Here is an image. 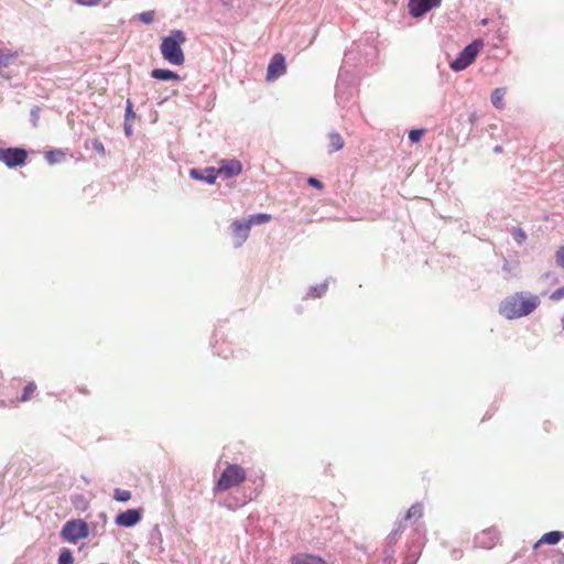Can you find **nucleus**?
Masks as SVG:
<instances>
[{
	"instance_id": "obj_26",
	"label": "nucleus",
	"mask_w": 564,
	"mask_h": 564,
	"mask_svg": "<svg viewBox=\"0 0 564 564\" xmlns=\"http://www.w3.org/2000/svg\"><path fill=\"white\" fill-rule=\"evenodd\" d=\"M113 498L117 501L126 502L131 498V492L129 490L116 488L113 491Z\"/></svg>"
},
{
	"instance_id": "obj_3",
	"label": "nucleus",
	"mask_w": 564,
	"mask_h": 564,
	"mask_svg": "<svg viewBox=\"0 0 564 564\" xmlns=\"http://www.w3.org/2000/svg\"><path fill=\"white\" fill-rule=\"evenodd\" d=\"M482 45V40H475L470 44L466 45L463 51L458 53L457 57L449 63L451 69L454 72H462L474 63Z\"/></svg>"
},
{
	"instance_id": "obj_12",
	"label": "nucleus",
	"mask_w": 564,
	"mask_h": 564,
	"mask_svg": "<svg viewBox=\"0 0 564 564\" xmlns=\"http://www.w3.org/2000/svg\"><path fill=\"white\" fill-rule=\"evenodd\" d=\"M235 247H240L249 237L250 228L246 220H236L231 224Z\"/></svg>"
},
{
	"instance_id": "obj_21",
	"label": "nucleus",
	"mask_w": 564,
	"mask_h": 564,
	"mask_svg": "<svg viewBox=\"0 0 564 564\" xmlns=\"http://www.w3.org/2000/svg\"><path fill=\"white\" fill-rule=\"evenodd\" d=\"M65 159V153L62 150H51L45 153V160L48 164L61 163Z\"/></svg>"
},
{
	"instance_id": "obj_15",
	"label": "nucleus",
	"mask_w": 564,
	"mask_h": 564,
	"mask_svg": "<svg viewBox=\"0 0 564 564\" xmlns=\"http://www.w3.org/2000/svg\"><path fill=\"white\" fill-rule=\"evenodd\" d=\"M564 538V533L561 531H551L541 536L539 541H536L533 545L534 549H538L541 544H557Z\"/></svg>"
},
{
	"instance_id": "obj_19",
	"label": "nucleus",
	"mask_w": 564,
	"mask_h": 564,
	"mask_svg": "<svg viewBox=\"0 0 564 564\" xmlns=\"http://www.w3.org/2000/svg\"><path fill=\"white\" fill-rule=\"evenodd\" d=\"M292 564H326L319 556L311 554L297 555L293 558Z\"/></svg>"
},
{
	"instance_id": "obj_31",
	"label": "nucleus",
	"mask_w": 564,
	"mask_h": 564,
	"mask_svg": "<svg viewBox=\"0 0 564 564\" xmlns=\"http://www.w3.org/2000/svg\"><path fill=\"white\" fill-rule=\"evenodd\" d=\"M423 133V129H413L409 132V139L411 142L416 143L421 140Z\"/></svg>"
},
{
	"instance_id": "obj_7",
	"label": "nucleus",
	"mask_w": 564,
	"mask_h": 564,
	"mask_svg": "<svg viewBox=\"0 0 564 564\" xmlns=\"http://www.w3.org/2000/svg\"><path fill=\"white\" fill-rule=\"evenodd\" d=\"M442 0H409V13L413 18H420L430 10L440 7Z\"/></svg>"
},
{
	"instance_id": "obj_6",
	"label": "nucleus",
	"mask_w": 564,
	"mask_h": 564,
	"mask_svg": "<svg viewBox=\"0 0 564 564\" xmlns=\"http://www.w3.org/2000/svg\"><path fill=\"white\" fill-rule=\"evenodd\" d=\"M28 159V152L23 148L3 149L2 162L10 169L21 166Z\"/></svg>"
},
{
	"instance_id": "obj_41",
	"label": "nucleus",
	"mask_w": 564,
	"mask_h": 564,
	"mask_svg": "<svg viewBox=\"0 0 564 564\" xmlns=\"http://www.w3.org/2000/svg\"><path fill=\"white\" fill-rule=\"evenodd\" d=\"M494 151L496 153H500L502 151V148L500 145L495 147Z\"/></svg>"
},
{
	"instance_id": "obj_22",
	"label": "nucleus",
	"mask_w": 564,
	"mask_h": 564,
	"mask_svg": "<svg viewBox=\"0 0 564 564\" xmlns=\"http://www.w3.org/2000/svg\"><path fill=\"white\" fill-rule=\"evenodd\" d=\"M327 289H328L327 282H324V283H321L317 285H313L308 289L307 295L313 299H318L326 293Z\"/></svg>"
},
{
	"instance_id": "obj_9",
	"label": "nucleus",
	"mask_w": 564,
	"mask_h": 564,
	"mask_svg": "<svg viewBox=\"0 0 564 564\" xmlns=\"http://www.w3.org/2000/svg\"><path fill=\"white\" fill-rule=\"evenodd\" d=\"M142 513L140 509H128L123 512H120L115 523L122 528H131L141 521Z\"/></svg>"
},
{
	"instance_id": "obj_13",
	"label": "nucleus",
	"mask_w": 564,
	"mask_h": 564,
	"mask_svg": "<svg viewBox=\"0 0 564 564\" xmlns=\"http://www.w3.org/2000/svg\"><path fill=\"white\" fill-rule=\"evenodd\" d=\"M189 175L194 180L205 181L208 184H214L218 176L215 167L192 169Z\"/></svg>"
},
{
	"instance_id": "obj_47",
	"label": "nucleus",
	"mask_w": 564,
	"mask_h": 564,
	"mask_svg": "<svg viewBox=\"0 0 564 564\" xmlns=\"http://www.w3.org/2000/svg\"><path fill=\"white\" fill-rule=\"evenodd\" d=\"M563 328H564V318H563Z\"/></svg>"
},
{
	"instance_id": "obj_33",
	"label": "nucleus",
	"mask_w": 564,
	"mask_h": 564,
	"mask_svg": "<svg viewBox=\"0 0 564 564\" xmlns=\"http://www.w3.org/2000/svg\"><path fill=\"white\" fill-rule=\"evenodd\" d=\"M555 261L558 267L564 269V247H560L555 253Z\"/></svg>"
},
{
	"instance_id": "obj_24",
	"label": "nucleus",
	"mask_w": 564,
	"mask_h": 564,
	"mask_svg": "<svg viewBox=\"0 0 564 564\" xmlns=\"http://www.w3.org/2000/svg\"><path fill=\"white\" fill-rule=\"evenodd\" d=\"M57 564H74V557L69 549H62Z\"/></svg>"
},
{
	"instance_id": "obj_16",
	"label": "nucleus",
	"mask_w": 564,
	"mask_h": 564,
	"mask_svg": "<svg viewBox=\"0 0 564 564\" xmlns=\"http://www.w3.org/2000/svg\"><path fill=\"white\" fill-rule=\"evenodd\" d=\"M151 76L159 80H178L180 79V76L177 73L170 70V69H164V68H154L151 72Z\"/></svg>"
},
{
	"instance_id": "obj_14",
	"label": "nucleus",
	"mask_w": 564,
	"mask_h": 564,
	"mask_svg": "<svg viewBox=\"0 0 564 564\" xmlns=\"http://www.w3.org/2000/svg\"><path fill=\"white\" fill-rule=\"evenodd\" d=\"M404 529H405V524H403L402 521L395 522L394 528L392 529V531L389 533V535L386 539L383 550H387V549L394 550V545L399 541Z\"/></svg>"
},
{
	"instance_id": "obj_38",
	"label": "nucleus",
	"mask_w": 564,
	"mask_h": 564,
	"mask_svg": "<svg viewBox=\"0 0 564 564\" xmlns=\"http://www.w3.org/2000/svg\"><path fill=\"white\" fill-rule=\"evenodd\" d=\"M123 129H124V133L127 137L132 135V123L131 122L124 121Z\"/></svg>"
},
{
	"instance_id": "obj_36",
	"label": "nucleus",
	"mask_w": 564,
	"mask_h": 564,
	"mask_svg": "<svg viewBox=\"0 0 564 564\" xmlns=\"http://www.w3.org/2000/svg\"><path fill=\"white\" fill-rule=\"evenodd\" d=\"M307 183H308V185H311L317 189H322L324 186L323 183L319 180H317L316 177H308Z\"/></svg>"
},
{
	"instance_id": "obj_27",
	"label": "nucleus",
	"mask_w": 564,
	"mask_h": 564,
	"mask_svg": "<svg viewBox=\"0 0 564 564\" xmlns=\"http://www.w3.org/2000/svg\"><path fill=\"white\" fill-rule=\"evenodd\" d=\"M135 118V113L133 111V105L130 99L126 101V110H124V121L132 122Z\"/></svg>"
},
{
	"instance_id": "obj_34",
	"label": "nucleus",
	"mask_w": 564,
	"mask_h": 564,
	"mask_svg": "<svg viewBox=\"0 0 564 564\" xmlns=\"http://www.w3.org/2000/svg\"><path fill=\"white\" fill-rule=\"evenodd\" d=\"M550 299L554 302L564 299V285L552 292Z\"/></svg>"
},
{
	"instance_id": "obj_4",
	"label": "nucleus",
	"mask_w": 564,
	"mask_h": 564,
	"mask_svg": "<svg viewBox=\"0 0 564 564\" xmlns=\"http://www.w3.org/2000/svg\"><path fill=\"white\" fill-rule=\"evenodd\" d=\"M246 479V471L239 465H229L224 469L216 482L217 491H226L231 487L240 485Z\"/></svg>"
},
{
	"instance_id": "obj_17",
	"label": "nucleus",
	"mask_w": 564,
	"mask_h": 564,
	"mask_svg": "<svg viewBox=\"0 0 564 564\" xmlns=\"http://www.w3.org/2000/svg\"><path fill=\"white\" fill-rule=\"evenodd\" d=\"M506 88L505 87H499V88H496L492 93H491V96H490V101L492 104V106L496 108V109H503L506 107V104H505V95H506Z\"/></svg>"
},
{
	"instance_id": "obj_18",
	"label": "nucleus",
	"mask_w": 564,
	"mask_h": 564,
	"mask_svg": "<svg viewBox=\"0 0 564 564\" xmlns=\"http://www.w3.org/2000/svg\"><path fill=\"white\" fill-rule=\"evenodd\" d=\"M329 144H328V152H337L344 148V140L341 135L336 131H330L328 133Z\"/></svg>"
},
{
	"instance_id": "obj_32",
	"label": "nucleus",
	"mask_w": 564,
	"mask_h": 564,
	"mask_svg": "<svg viewBox=\"0 0 564 564\" xmlns=\"http://www.w3.org/2000/svg\"><path fill=\"white\" fill-rule=\"evenodd\" d=\"M383 564H394V550H383Z\"/></svg>"
},
{
	"instance_id": "obj_23",
	"label": "nucleus",
	"mask_w": 564,
	"mask_h": 564,
	"mask_svg": "<svg viewBox=\"0 0 564 564\" xmlns=\"http://www.w3.org/2000/svg\"><path fill=\"white\" fill-rule=\"evenodd\" d=\"M423 514V506L421 503H414L411 506V508L408 510L406 514L404 516V519L401 520L403 523L412 518H421Z\"/></svg>"
},
{
	"instance_id": "obj_11",
	"label": "nucleus",
	"mask_w": 564,
	"mask_h": 564,
	"mask_svg": "<svg viewBox=\"0 0 564 564\" xmlns=\"http://www.w3.org/2000/svg\"><path fill=\"white\" fill-rule=\"evenodd\" d=\"M241 171L242 165L238 160H223L216 170L217 175H221L224 178L237 176Z\"/></svg>"
},
{
	"instance_id": "obj_42",
	"label": "nucleus",
	"mask_w": 564,
	"mask_h": 564,
	"mask_svg": "<svg viewBox=\"0 0 564 564\" xmlns=\"http://www.w3.org/2000/svg\"><path fill=\"white\" fill-rule=\"evenodd\" d=\"M558 563L560 564H564V554L561 555L560 560H558Z\"/></svg>"
},
{
	"instance_id": "obj_35",
	"label": "nucleus",
	"mask_w": 564,
	"mask_h": 564,
	"mask_svg": "<svg viewBox=\"0 0 564 564\" xmlns=\"http://www.w3.org/2000/svg\"><path fill=\"white\" fill-rule=\"evenodd\" d=\"M93 149L98 152L99 154L101 155H105L106 154V150H105V147L102 144L101 141H99L98 139H94L93 142Z\"/></svg>"
},
{
	"instance_id": "obj_20",
	"label": "nucleus",
	"mask_w": 564,
	"mask_h": 564,
	"mask_svg": "<svg viewBox=\"0 0 564 564\" xmlns=\"http://www.w3.org/2000/svg\"><path fill=\"white\" fill-rule=\"evenodd\" d=\"M270 219H271L270 214L259 213V214L250 215L246 221L249 225V228H251V226H254V225L265 224Z\"/></svg>"
},
{
	"instance_id": "obj_10",
	"label": "nucleus",
	"mask_w": 564,
	"mask_h": 564,
	"mask_svg": "<svg viewBox=\"0 0 564 564\" xmlns=\"http://www.w3.org/2000/svg\"><path fill=\"white\" fill-rule=\"evenodd\" d=\"M285 73V58L281 53H276L272 56L268 69L267 79L272 80Z\"/></svg>"
},
{
	"instance_id": "obj_5",
	"label": "nucleus",
	"mask_w": 564,
	"mask_h": 564,
	"mask_svg": "<svg viewBox=\"0 0 564 564\" xmlns=\"http://www.w3.org/2000/svg\"><path fill=\"white\" fill-rule=\"evenodd\" d=\"M89 534L88 524L82 519L68 520L61 530V538L69 543H76Z\"/></svg>"
},
{
	"instance_id": "obj_30",
	"label": "nucleus",
	"mask_w": 564,
	"mask_h": 564,
	"mask_svg": "<svg viewBox=\"0 0 564 564\" xmlns=\"http://www.w3.org/2000/svg\"><path fill=\"white\" fill-rule=\"evenodd\" d=\"M139 20L145 24H150L154 20V11H144L139 14Z\"/></svg>"
},
{
	"instance_id": "obj_44",
	"label": "nucleus",
	"mask_w": 564,
	"mask_h": 564,
	"mask_svg": "<svg viewBox=\"0 0 564 564\" xmlns=\"http://www.w3.org/2000/svg\"><path fill=\"white\" fill-rule=\"evenodd\" d=\"M2 153H3V149L0 148V161L2 162Z\"/></svg>"
},
{
	"instance_id": "obj_8",
	"label": "nucleus",
	"mask_w": 564,
	"mask_h": 564,
	"mask_svg": "<svg viewBox=\"0 0 564 564\" xmlns=\"http://www.w3.org/2000/svg\"><path fill=\"white\" fill-rule=\"evenodd\" d=\"M499 540V533L496 529L489 528L478 533L475 539V545L481 549L494 547Z\"/></svg>"
},
{
	"instance_id": "obj_2",
	"label": "nucleus",
	"mask_w": 564,
	"mask_h": 564,
	"mask_svg": "<svg viewBox=\"0 0 564 564\" xmlns=\"http://www.w3.org/2000/svg\"><path fill=\"white\" fill-rule=\"evenodd\" d=\"M185 41L186 36L181 30H174L170 35L163 37L160 46L163 58L172 65L184 64L185 57L181 45Z\"/></svg>"
},
{
	"instance_id": "obj_45",
	"label": "nucleus",
	"mask_w": 564,
	"mask_h": 564,
	"mask_svg": "<svg viewBox=\"0 0 564 564\" xmlns=\"http://www.w3.org/2000/svg\"><path fill=\"white\" fill-rule=\"evenodd\" d=\"M454 556L458 557L459 556L458 552L454 551Z\"/></svg>"
},
{
	"instance_id": "obj_39",
	"label": "nucleus",
	"mask_w": 564,
	"mask_h": 564,
	"mask_svg": "<svg viewBox=\"0 0 564 564\" xmlns=\"http://www.w3.org/2000/svg\"><path fill=\"white\" fill-rule=\"evenodd\" d=\"M352 54H354V51H348V52L345 53V57H344V64L345 65L349 64Z\"/></svg>"
},
{
	"instance_id": "obj_43",
	"label": "nucleus",
	"mask_w": 564,
	"mask_h": 564,
	"mask_svg": "<svg viewBox=\"0 0 564 564\" xmlns=\"http://www.w3.org/2000/svg\"><path fill=\"white\" fill-rule=\"evenodd\" d=\"M544 278H545V279H550V278H551V273H550V272L545 273V274H544Z\"/></svg>"
},
{
	"instance_id": "obj_29",
	"label": "nucleus",
	"mask_w": 564,
	"mask_h": 564,
	"mask_svg": "<svg viewBox=\"0 0 564 564\" xmlns=\"http://www.w3.org/2000/svg\"><path fill=\"white\" fill-rule=\"evenodd\" d=\"M40 111L41 109L37 106H34L30 111L31 123L34 128L39 126Z\"/></svg>"
},
{
	"instance_id": "obj_46",
	"label": "nucleus",
	"mask_w": 564,
	"mask_h": 564,
	"mask_svg": "<svg viewBox=\"0 0 564 564\" xmlns=\"http://www.w3.org/2000/svg\"><path fill=\"white\" fill-rule=\"evenodd\" d=\"M339 85H336V96L338 95Z\"/></svg>"
},
{
	"instance_id": "obj_1",
	"label": "nucleus",
	"mask_w": 564,
	"mask_h": 564,
	"mask_svg": "<svg viewBox=\"0 0 564 564\" xmlns=\"http://www.w3.org/2000/svg\"><path fill=\"white\" fill-rule=\"evenodd\" d=\"M540 303L539 295L516 292L500 303L499 313L508 319H516L530 315L539 307Z\"/></svg>"
},
{
	"instance_id": "obj_37",
	"label": "nucleus",
	"mask_w": 564,
	"mask_h": 564,
	"mask_svg": "<svg viewBox=\"0 0 564 564\" xmlns=\"http://www.w3.org/2000/svg\"><path fill=\"white\" fill-rule=\"evenodd\" d=\"M101 0H76V2L80 6H86V7H91V6H96L100 2Z\"/></svg>"
},
{
	"instance_id": "obj_28",
	"label": "nucleus",
	"mask_w": 564,
	"mask_h": 564,
	"mask_svg": "<svg viewBox=\"0 0 564 564\" xmlns=\"http://www.w3.org/2000/svg\"><path fill=\"white\" fill-rule=\"evenodd\" d=\"M36 389V384L34 382H29L24 389H23V393L20 398V401L24 402L26 400H29V397L31 393H33Z\"/></svg>"
},
{
	"instance_id": "obj_25",
	"label": "nucleus",
	"mask_w": 564,
	"mask_h": 564,
	"mask_svg": "<svg viewBox=\"0 0 564 564\" xmlns=\"http://www.w3.org/2000/svg\"><path fill=\"white\" fill-rule=\"evenodd\" d=\"M512 238L518 242V245H522L527 239V234L523 229L519 227H513L511 230Z\"/></svg>"
},
{
	"instance_id": "obj_40",
	"label": "nucleus",
	"mask_w": 564,
	"mask_h": 564,
	"mask_svg": "<svg viewBox=\"0 0 564 564\" xmlns=\"http://www.w3.org/2000/svg\"><path fill=\"white\" fill-rule=\"evenodd\" d=\"M503 271L508 272V273H511V265L509 262H505L503 263V267H502Z\"/></svg>"
}]
</instances>
